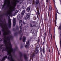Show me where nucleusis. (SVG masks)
I'll use <instances>...</instances> for the list:
<instances>
[{
    "label": "nucleus",
    "instance_id": "1",
    "mask_svg": "<svg viewBox=\"0 0 61 61\" xmlns=\"http://www.w3.org/2000/svg\"><path fill=\"white\" fill-rule=\"evenodd\" d=\"M2 31L3 32V37H4V42L5 44L4 46L2 45H0V51L2 49V51H7V55L9 56L8 57V59L9 61H15L12 57L11 55L12 53L15 52V50L12 48V45L10 43V39L12 38V36L10 37H7V36L9 35L10 31L8 30V29H2Z\"/></svg>",
    "mask_w": 61,
    "mask_h": 61
},
{
    "label": "nucleus",
    "instance_id": "2",
    "mask_svg": "<svg viewBox=\"0 0 61 61\" xmlns=\"http://www.w3.org/2000/svg\"><path fill=\"white\" fill-rule=\"evenodd\" d=\"M4 5H7L9 7V8L8 10L7 11V13L8 14H12V11L13 10L14 7L13 6L10 5V0H5L4 2Z\"/></svg>",
    "mask_w": 61,
    "mask_h": 61
},
{
    "label": "nucleus",
    "instance_id": "3",
    "mask_svg": "<svg viewBox=\"0 0 61 61\" xmlns=\"http://www.w3.org/2000/svg\"><path fill=\"white\" fill-rule=\"evenodd\" d=\"M30 16L29 14L27 13L26 14V16L24 17V18L25 20H27L28 19H29Z\"/></svg>",
    "mask_w": 61,
    "mask_h": 61
},
{
    "label": "nucleus",
    "instance_id": "4",
    "mask_svg": "<svg viewBox=\"0 0 61 61\" xmlns=\"http://www.w3.org/2000/svg\"><path fill=\"white\" fill-rule=\"evenodd\" d=\"M29 43L28 41L26 42V44L25 46V47L27 48H28L29 47Z\"/></svg>",
    "mask_w": 61,
    "mask_h": 61
},
{
    "label": "nucleus",
    "instance_id": "5",
    "mask_svg": "<svg viewBox=\"0 0 61 61\" xmlns=\"http://www.w3.org/2000/svg\"><path fill=\"white\" fill-rule=\"evenodd\" d=\"M7 57V56H5L4 57H2L1 59V61H4V60L5 59V58H6Z\"/></svg>",
    "mask_w": 61,
    "mask_h": 61
},
{
    "label": "nucleus",
    "instance_id": "6",
    "mask_svg": "<svg viewBox=\"0 0 61 61\" xmlns=\"http://www.w3.org/2000/svg\"><path fill=\"white\" fill-rule=\"evenodd\" d=\"M13 22V25L14 26H15V18L14 19Z\"/></svg>",
    "mask_w": 61,
    "mask_h": 61
},
{
    "label": "nucleus",
    "instance_id": "7",
    "mask_svg": "<svg viewBox=\"0 0 61 61\" xmlns=\"http://www.w3.org/2000/svg\"><path fill=\"white\" fill-rule=\"evenodd\" d=\"M22 39V41L23 42H25V40L26 39V37L25 36H23V37Z\"/></svg>",
    "mask_w": 61,
    "mask_h": 61
},
{
    "label": "nucleus",
    "instance_id": "8",
    "mask_svg": "<svg viewBox=\"0 0 61 61\" xmlns=\"http://www.w3.org/2000/svg\"><path fill=\"white\" fill-rule=\"evenodd\" d=\"M19 25H20L21 26L22 25V24H23V22H22V20H21L20 21H19Z\"/></svg>",
    "mask_w": 61,
    "mask_h": 61
},
{
    "label": "nucleus",
    "instance_id": "9",
    "mask_svg": "<svg viewBox=\"0 0 61 61\" xmlns=\"http://www.w3.org/2000/svg\"><path fill=\"white\" fill-rule=\"evenodd\" d=\"M9 24L11 26V19H9Z\"/></svg>",
    "mask_w": 61,
    "mask_h": 61
},
{
    "label": "nucleus",
    "instance_id": "10",
    "mask_svg": "<svg viewBox=\"0 0 61 61\" xmlns=\"http://www.w3.org/2000/svg\"><path fill=\"white\" fill-rule=\"evenodd\" d=\"M55 15V24H56V17H57V14L56 15Z\"/></svg>",
    "mask_w": 61,
    "mask_h": 61
},
{
    "label": "nucleus",
    "instance_id": "11",
    "mask_svg": "<svg viewBox=\"0 0 61 61\" xmlns=\"http://www.w3.org/2000/svg\"><path fill=\"white\" fill-rule=\"evenodd\" d=\"M52 10V7L51 6V5H49V10L50 11H51Z\"/></svg>",
    "mask_w": 61,
    "mask_h": 61
},
{
    "label": "nucleus",
    "instance_id": "12",
    "mask_svg": "<svg viewBox=\"0 0 61 61\" xmlns=\"http://www.w3.org/2000/svg\"><path fill=\"white\" fill-rule=\"evenodd\" d=\"M25 13V10H24L23 11H22L21 14L22 15H24V13Z\"/></svg>",
    "mask_w": 61,
    "mask_h": 61
},
{
    "label": "nucleus",
    "instance_id": "13",
    "mask_svg": "<svg viewBox=\"0 0 61 61\" xmlns=\"http://www.w3.org/2000/svg\"><path fill=\"white\" fill-rule=\"evenodd\" d=\"M30 10V7H28V8L27 9V12H29Z\"/></svg>",
    "mask_w": 61,
    "mask_h": 61
},
{
    "label": "nucleus",
    "instance_id": "14",
    "mask_svg": "<svg viewBox=\"0 0 61 61\" xmlns=\"http://www.w3.org/2000/svg\"><path fill=\"white\" fill-rule=\"evenodd\" d=\"M30 27H33L34 25L32 24H30Z\"/></svg>",
    "mask_w": 61,
    "mask_h": 61
},
{
    "label": "nucleus",
    "instance_id": "15",
    "mask_svg": "<svg viewBox=\"0 0 61 61\" xmlns=\"http://www.w3.org/2000/svg\"><path fill=\"white\" fill-rule=\"evenodd\" d=\"M35 52L36 53V54H37L38 52V50L36 49V50H35Z\"/></svg>",
    "mask_w": 61,
    "mask_h": 61
},
{
    "label": "nucleus",
    "instance_id": "16",
    "mask_svg": "<svg viewBox=\"0 0 61 61\" xmlns=\"http://www.w3.org/2000/svg\"><path fill=\"white\" fill-rule=\"evenodd\" d=\"M42 51L43 52V53H45V48L44 47L43 48Z\"/></svg>",
    "mask_w": 61,
    "mask_h": 61
},
{
    "label": "nucleus",
    "instance_id": "17",
    "mask_svg": "<svg viewBox=\"0 0 61 61\" xmlns=\"http://www.w3.org/2000/svg\"><path fill=\"white\" fill-rule=\"evenodd\" d=\"M38 3H39V2L38 1H36V5H37L38 4Z\"/></svg>",
    "mask_w": 61,
    "mask_h": 61
},
{
    "label": "nucleus",
    "instance_id": "18",
    "mask_svg": "<svg viewBox=\"0 0 61 61\" xmlns=\"http://www.w3.org/2000/svg\"><path fill=\"white\" fill-rule=\"evenodd\" d=\"M58 29H59L60 30H61V25H60L59 27V28H58Z\"/></svg>",
    "mask_w": 61,
    "mask_h": 61
},
{
    "label": "nucleus",
    "instance_id": "19",
    "mask_svg": "<svg viewBox=\"0 0 61 61\" xmlns=\"http://www.w3.org/2000/svg\"><path fill=\"white\" fill-rule=\"evenodd\" d=\"M35 56V53H33L32 55H31V56Z\"/></svg>",
    "mask_w": 61,
    "mask_h": 61
},
{
    "label": "nucleus",
    "instance_id": "20",
    "mask_svg": "<svg viewBox=\"0 0 61 61\" xmlns=\"http://www.w3.org/2000/svg\"><path fill=\"white\" fill-rule=\"evenodd\" d=\"M32 0H30L29 1V3H30V4H31V3H32Z\"/></svg>",
    "mask_w": 61,
    "mask_h": 61
},
{
    "label": "nucleus",
    "instance_id": "21",
    "mask_svg": "<svg viewBox=\"0 0 61 61\" xmlns=\"http://www.w3.org/2000/svg\"><path fill=\"white\" fill-rule=\"evenodd\" d=\"M22 27H20V32H22Z\"/></svg>",
    "mask_w": 61,
    "mask_h": 61
},
{
    "label": "nucleus",
    "instance_id": "22",
    "mask_svg": "<svg viewBox=\"0 0 61 61\" xmlns=\"http://www.w3.org/2000/svg\"><path fill=\"white\" fill-rule=\"evenodd\" d=\"M24 57L25 59H26V58H27L26 56V55H25L24 56Z\"/></svg>",
    "mask_w": 61,
    "mask_h": 61
},
{
    "label": "nucleus",
    "instance_id": "23",
    "mask_svg": "<svg viewBox=\"0 0 61 61\" xmlns=\"http://www.w3.org/2000/svg\"><path fill=\"white\" fill-rule=\"evenodd\" d=\"M60 48H61V40L60 41Z\"/></svg>",
    "mask_w": 61,
    "mask_h": 61
},
{
    "label": "nucleus",
    "instance_id": "24",
    "mask_svg": "<svg viewBox=\"0 0 61 61\" xmlns=\"http://www.w3.org/2000/svg\"><path fill=\"white\" fill-rule=\"evenodd\" d=\"M37 14L38 15H40V13H39V11H37Z\"/></svg>",
    "mask_w": 61,
    "mask_h": 61
},
{
    "label": "nucleus",
    "instance_id": "25",
    "mask_svg": "<svg viewBox=\"0 0 61 61\" xmlns=\"http://www.w3.org/2000/svg\"><path fill=\"white\" fill-rule=\"evenodd\" d=\"M2 41V38L0 39V42Z\"/></svg>",
    "mask_w": 61,
    "mask_h": 61
},
{
    "label": "nucleus",
    "instance_id": "26",
    "mask_svg": "<svg viewBox=\"0 0 61 61\" xmlns=\"http://www.w3.org/2000/svg\"><path fill=\"white\" fill-rule=\"evenodd\" d=\"M23 23L24 25H25V24H26V23L25 22H25H24V21L23 22Z\"/></svg>",
    "mask_w": 61,
    "mask_h": 61
},
{
    "label": "nucleus",
    "instance_id": "27",
    "mask_svg": "<svg viewBox=\"0 0 61 61\" xmlns=\"http://www.w3.org/2000/svg\"><path fill=\"white\" fill-rule=\"evenodd\" d=\"M40 50L41 51H42V48H40Z\"/></svg>",
    "mask_w": 61,
    "mask_h": 61
},
{
    "label": "nucleus",
    "instance_id": "28",
    "mask_svg": "<svg viewBox=\"0 0 61 61\" xmlns=\"http://www.w3.org/2000/svg\"><path fill=\"white\" fill-rule=\"evenodd\" d=\"M18 12V11H17V10H16L15 12V13H17Z\"/></svg>",
    "mask_w": 61,
    "mask_h": 61
},
{
    "label": "nucleus",
    "instance_id": "29",
    "mask_svg": "<svg viewBox=\"0 0 61 61\" xmlns=\"http://www.w3.org/2000/svg\"><path fill=\"white\" fill-rule=\"evenodd\" d=\"M33 36H36V34L33 33Z\"/></svg>",
    "mask_w": 61,
    "mask_h": 61
},
{
    "label": "nucleus",
    "instance_id": "30",
    "mask_svg": "<svg viewBox=\"0 0 61 61\" xmlns=\"http://www.w3.org/2000/svg\"><path fill=\"white\" fill-rule=\"evenodd\" d=\"M19 15H20V14H18V15L17 17H20L19 16Z\"/></svg>",
    "mask_w": 61,
    "mask_h": 61
},
{
    "label": "nucleus",
    "instance_id": "31",
    "mask_svg": "<svg viewBox=\"0 0 61 61\" xmlns=\"http://www.w3.org/2000/svg\"><path fill=\"white\" fill-rule=\"evenodd\" d=\"M37 15V17L38 19H39V18H38V15Z\"/></svg>",
    "mask_w": 61,
    "mask_h": 61
},
{
    "label": "nucleus",
    "instance_id": "32",
    "mask_svg": "<svg viewBox=\"0 0 61 61\" xmlns=\"http://www.w3.org/2000/svg\"><path fill=\"white\" fill-rule=\"evenodd\" d=\"M60 37H61V33L60 35Z\"/></svg>",
    "mask_w": 61,
    "mask_h": 61
},
{
    "label": "nucleus",
    "instance_id": "33",
    "mask_svg": "<svg viewBox=\"0 0 61 61\" xmlns=\"http://www.w3.org/2000/svg\"><path fill=\"white\" fill-rule=\"evenodd\" d=\"M49 52H50V49H49Z\"/></svg>",
    "mask_w": 61,
    "mask_h": 61
},
{
    "label": "nucleus",
    "instance_id": "34",
    "mask_svg": "<svg viewBox=\"0 0 61 61\" xmlns=\"http://www.w3.org/2000/svg\"><path fill=\"white\" fill-rule=\"evenodd\" d=\"M46 2H48V0H46Z\"/></svg>",
    "mask_w": 61,
    "mask_h": 61
},
{
    "label": "nucleus",
    "instance_id": "35",
    "mask_svg": "<svg viewBox=\"0 0 61 61\" xmlns=\"http://www.w3.org/2000/svg\"><path fill=\"white\" fill-rule=\"evenodd\" d=\"M51 39H52V37H51Z\"/></svg>",
    "mask_w": 61,
    "mask_h": 61
},
{
    "label": "nucleus",
    "instance_id": "36",
    "mask_svg": "<svg viewBox=\"0 0 61 61\" xmlns=\"http://www.w3.org/2000/svg\"><path fill=\"white\" fill-rule=\"evenodd\" d=\"M51 37H52V35H51Z\"/></svg>",
    "mask_w": 61,
    "mask_h": 61
},
{
    "label": "nucleus",
    "instance_id": "37",
    "mask_svg": "<svg viewBox=\"0 0 61 61\" xmlns=\"http://www.w3.org/2000/svg\"><path fill=\"white\" fill-rule=\"evenodd\" d=\"M1 35V31H0V36Z\"/></svg>",
    "mask_w": 61,
    "mask_h": 61
},
{
    "label": "nucleus",
    "instance_id": "38",
    "mask_svg": "<svg viewBox=\"0 0 61 61\" xmlns=\"http://www.w3.org/2000/svg\"><path fill=\"white\" fill-rule=\"evenodd\" d=\"M55 38V36H54V38Z\"/></svg>",
    "mask_w": 61,
    "mask_h": 61
},
{
    "label": "nucleus",
    "instance_id": "39",
    "mask_svg": "<svg viewBox=\"0 0 61 61\" xmlns=\"http://www.w3.org/2000/svg\"><path fill=\"white\" fill-rule=\"evenodd\" d=\"M44 39H45V37H44Z\"/></svg>",
    "mask_w": 61,
    "mask_h": 61
},
{
    "label": "nucleus",
    "instance_id": "40",
    "mask_svg": "<svg viewBox=\"0 0 61 61\" xmlns=\"http://www.w3.org/2000/svg\"><path fill=\"white\" fill-rule=\"evenodd\" d=\"M21 40V38H20V40Z\"/></svg>",
    "mask_w": 61,
    "mask_h": 61
},
{
    "label": "nucleus",
    "instance_id": "41",
    "mask_svg": "<svg viewBox=\"0 0 61 61\" xmlns=\"http://www.w3.org/2000/svg\"><path fill=\"white\" fill-rule=\"evenodd\" d=\"M49 32H50V30H49Z\"/></svg>",
    "mask_w": 61,
    "mask_h": 61
},
{
    "label": "nucleus",
    "instance_id": "42",
    "mask_svg": "<svg viewBox=\"0 0 61 61\" xmlns=\"http://www.w3.org/2000/svg\"><path fill=\"white\" fill-rule=\"evenodd\" d=\"M23 0V1H25V0Z\"/></svg>",
    "mask_w": 61,
    "mask_h": 61
},
{
    "label": "nucleus",
    "instance_id": "43",
    "mask_svg": "<svg viewBox=\"0 0 61 61\" xmlns=\"http://www.w3.org/2000/svg\"><path fill=\"white\" fill-rule=\"evenodd\" d=\"M34 23H35V22H34Z\"/></svg>",
    "mask_w": 61,
    "mask_h": 61
},
{
    "label": "nucleus",
    "instance_id": "44",
    "mask_svg": "<svg viewBox=\"0 0 61 61\" xmlns=\"http://www.w3.org/2000/svg\"><path fill=\"white\" fill-rule=\"evenodd\" d=\"M39 41H40L39 39Z\"/></svg>",
    "mask_w": 61,
    "mask_h": 61
}]
</instances>
